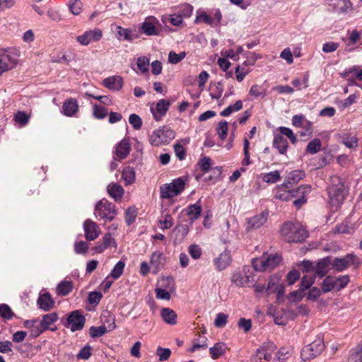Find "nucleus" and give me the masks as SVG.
<instances>
[{
    "label": "nucleus",
    "instance_id": "1",
    "mask_svg": "<svg viewBox=\"0 0 362 362\" xmlns=\"http://www.w3.org/2000/svg\"><path fill=\"white\" fill-rule=\"evenodd\" d=\"M57 318H33L25 320L24 326L29 329L33 337H37L47 329L54 331L57 326L54 322Z\"/></svg>",
    "mask_w": 362,
    "mask_h": 362
},
{
    "label": "nucleus",
    "instance_id": "2",
    "mask_svg": "<svg viewBox=\"0 0 362 362\" xmlns=\"http://www.w3.org/2000/svg\"><path fill=\"white\" fill-rule=\"evenodd\" d=\"M281 233L284 239L289 243H298L304 240L307 231L298 225L292 223H285L281 228Z\"/></svg>",
    "mask_w": 362,
    "mask_h": 362
},
{
    "label": "nucleus",
    "instance_id": "3",
    "mask_svg": "<svg viewBox=\"0 0 362 362\" xmlns=\"http://www.w3.org/2000/svg\"><path fill=\"white\" fill-rule=\"evenodd\" d=\"M282 260L281 255L278 254H264L260 258L253 260L254 269L259 272L272 270L278 266Z\"/></svg>",
    "mask_w": 362,
    "mask_h": 362
},
{
    "label": "nucleus",
    "instance_id": "4",
    "mask_svg": "<svg viewBox=\"0 0 362 362\" xmlns=\"http://www.w3.org/2000/svg\"><path fill=\"white\" fill-rule=\"evenodd\" d=\"M362 263L361 259L354 253H349L343 257L332 259V269L337 272L346 270L350 266L358 267Z\"/></svg>",
    "mask_w": 362,
    "mask_h": 362
},
{
    "label": "nucleus",
    "instance_id": "5",
    "mask_svg": "<svg viewBox=\"0 0 362 362\" xmlns=\"http://www.w3.org/2000/svg\"><path fill=\"white\" fill-rule=\"evenodd\" d=\"M185 181L179 177L170 183L162 185L160 187V196L162 199H170L180 194L185 189Z\"/></svg>",
    "mask_w": 362,
    "mask_h": 362
},
{
    "label": "nucleus",
    "instance_id": "6",
    "mask_svg": "<svg viewBox=\"0 0 362 362\" xmlns=\"http://www.w3.org/2000/svg\"><path fill=\"white\" fill-rule=\"evenodd\" d=\"M325 349L323 338L317 336L310 344L304 346L301 351V357L303 361L310 360L319 356Z\"/></svg>",
    "mask_w": 362,
    "mask_h": 362
},
{
    "label": "nucleus",
    "instance_id": "7",
    "mask_svg": "<svg viewBox=\"0 0 362 362\" xmlns=\"http://www.w3.org/2000/svg\"><path fill=\"white\" fill-rule=\"evenodd\" d=\"M117 214L115 206L107 201V199H102L99 201L95 207V215L100 218L111 221L115 218Z\"/></svg>",
    "mask_w": 362,
    "mask_h": 362
},
{
    "label": "nucleus",
    "instance_id": "8",
    "mask_svg": "<svg viewBox=\"0 0 362 362\" xmlns=\"http://www.w3.org/2000/svg\"><path fill=\"white\" fill-rule=\"evenodd\" d=\"M230 281L235 286L244 287L255 281V275L250 271L249 267H244L241 270L235 271L230 278Z\"/></svg>",
    "mask_w": 362,
    "mask_h": 362
},
{
    "label": "nucleus",
    "instance_id": "9",
    "mask_svg": "<svg viewBox=\"0 0 362 362\" xmlns=\"http://www.w3.org/2000/svg\"><path fill=\"white\" fill-rule=\"evenodd\" d=\"M336 181L337 183H333L329 187L328 194L330 204L333 206L337 207L343 202L346 192L344 183L337 177Z\"/></svg>",
    "mask_w": 362,
    "mask_h": 362
},
{
    "label": "nucleus",
    "instance_id": "10",
    "mask_svg": "<svg viewBox=\"0 0 362 362\" xmlns=\"http://www.w3.org/2000/svg\"><path fill=\"white\" fill-rule=\"evenodd\" d=\"M175 138V132L168 127H163L153 132L151 135V143L154 146L168 144Z\"/></svg>",
    "mask_w": 362,
    "mask_h": 362
},
{
    "label": "nucleus",
    "instance_id": "11",
    "mask_svg": "<svg viewBox=\"0 0 362 362\" xmlns=\"http://www.w3.org/2000/svg\"><path fill=\"white\" fill-rule=\"evenodd\" d=\"M281 276L279 274L272 275L268 281L266 292L267 295L276 293V298L280 300L284 296V286L281 284Z\"/></svg>",
    "mask_w": 362,
    "mask_h": 362
},
{
    "label": "nucleus",
    "instance_id": "12",
    "mask_svg": "<svg viewBox=\"0 0 362 362\" xmlns=\"http://www.w3.org/2000/svg\"><path fill=\"white\" fill-rule=\"evenodd\" d=\"M116 327L115 318H105L99 327L92 326L89 329V334L91 337H99L107 332L113 330Z\"/></svg>",
    "mask_w": 362,
    "mask_h": 362
},
{
    "label": "nucleus",
    "instance_id": "13",
    "mask_svg": "<svg viewBox=\"0 0 362 362\" xmlns=\"http://www.w3.org/2000/svg\"><path fill=\"white\" fill-rule=\"evenodd\" d=\"M103 36L101 30L95 28L83 33L82 35L76 37V41L81 45L87 46L92 42L99 41Z\"/></svg>",
    "mask_w": 362,
    "mask_h": 362
},
{
    "label": "nucleus",
    "instance_id": "14",
    "mask_svg": "<svg viewBox=\"0 0 362 362\" xmlns=\"http://www.w3.org/2000/svg\"><path fill=\"white\" fill-rule=\"evenodd\" d=\"M83 229L85 238L88 241L95 240L100 234V229L98 225L90 219H87L84 221Z\"/></svg>",
    "mask_w": 362,
    "mask_h": 362
},
{
    "label": "nucleus",
    "instance_id": "15",
    "mask_svg": "<svg viewBox=\"0 0 362 362\" xmlns=\"http://www.w3.org/2000/svg\"><path fill=\"white\" fill-rule=\"evenodd\" d=\"M276 348V346L273 342L267 341L257 349V356L260 360L263 358L265 361H270Z\"/></svg>",
    "mask_w": 362,
    "mask_h": 362
},
{
    "label": "nucleus",
    "instance_id": "16",
    "mask_svg": "<svg viewBox=\"0 0 362 362\" xmlns=\"http://www.w3.org/2000/svg\"><path fill=\"white\" fill-rule=\"evenodd\" d=\"M305 174L302 170H293L290 172L286 177V181L279 186L280 189H286L296 185L300 180L305 177Z\"/></svg>",
    "mask_w": 362,
    "mask_h": 362
},
{
    "label": "nucleus",
    "instance_id": "17",
    "mask_svg": "<svg viewBox=\"0 0 362 362\" xmlns=\"http://www.w3.org/2000/svg\"><path fill=\"white\" fill-rule=\"evenodd\" d=\"M268 212L263 211L247 219L246 230L247 231L257 229L262 226L267 221Z\"/></svg>",
    "mask_w": 362,
    "mask_h": 362
},
{
    "label": "nucleus",
    "instance_id": "18",
    "mask_svg": "<svg viewBox=\"0 0 362 362\" xmlns=\"http://www.w3.org/2000/svg\"><path fill=\"white\" fill-rule=\"evenodd\" d=\"M332 267V257H326L319 259L315 264V274L320 278L325 276Z\"/></svg>",
    "mask_w": 362,
    "mask_h": 362
},
{
    "label": "nucleus",
    "instance_id": "19",
    "mask_svg": "<svg viewBox=\"0 0 362 362\" xmlns=\"http://www.w3.org/2000/svg\"><path fill=\"white\" fill-rule=\"evenodd\" d=\"M165 263V257L163 252L156 251L152 253L150 259L151 267L153 269V273L156 274L162 269Z\"/></svg>",
    "mask_w": 362,
    "mask_h": 362
},
{
    "label": "nucleus",
    "instance_id": "20",
    "mask_svg": "<svg viewBox=\"0 0 362 362\" xmlns=\"http://www.w3.org/2000/svg\"><path fill=\"white\" fill-rule=\"evenodd\" d=\"M170 105V103L168 100L162 99L156 103V109L151 108L153 117L156 121L160 120L162 117L166 114Z\"/></svg>",
    "mask_w": 362,
    "mask_h": 362
},
{
    "label": "nucleus",
    "instance_id": "21",
    "mask_svg": "<svg viewBox=\"0 0 362 362\" xmlns=\"http://www.w3.org/2000/svg\"><path fill=\"white\" fill-rule=\"evenodd\" d=\"M231 262L230 252L225 250L221 252L218 257L214 259V263L218 271L226 269Z\"/></svg>",
    "mask_w": 362,
    "mask_h": 362
},
{
    "label": "nucleus",
    "instance_id": "22",
    "mask_svg": "<svg viewBox=\"0 0 362 362\" xmlns=\"http://www.w3.org/2000/svg\"><path fill=\"white\" fill-rule=\"evenodd\" d=\"M78 110L77 100L74 98L65 100L62 106V112L67 117L74 116Z\"/></svg>",
    "mask_w": 362,
    "mask_h": 362
},
{
    "label": "nucleus",
    "instance_id": "23",
    "mask_svg": "<svg viewBox=\"0 0 362 362\" xmlns=\"http://www.w3.org/2000/svg\"><path fill=\"white\" fill-rule=\"evenodd\" d=\"M103 85L112 90H119L123 86V80L119 76H113L105 78Z\"/></svg>",
    "mask_w": 362,
    "mask_h": 362
},
{
    "label": "nucleus",
    "instance_id": "24",
    "mask_svg": "<svg viewBox=\"0 0 362 362\" xmlns=\"http://www.w3.org/2000/svg\"><path fill=\"white\" fill-rule=\"evenodd\" d=\"M107 191L109 195L116 202L121 200L124 193V190L122 187L120 185L114 182L107 185Z\"/></svg>",
    "mask_w": 362,
    "mask_h": 362
},
{
    "label": "nucleus",
    "instance_id": "25",
    "mask_svg": "<svg viewBox=\"0 0 362 362\" xmlns=\"http://www.w3.org/2000/svg\"><path fill=\"white\" fill-rule=\"evenodd\" d=\"M130 144L128 139L122 140L115 148V153L119 159L125 158L130 151Z\"/></svg>",
    "mask_w": 362,
    "mask_h": 362
},
{
    "label": "nucleus",
    "instance_id": "26",
    "mask_svg": "<svg viewBox=\"0 0 362 362\" xmlns=\"http://www.w3.org/2000/svg\"><path fill=\"white\" fill-rule=\"evenodd\" d=\"M273 146L278 149L281 154H285L288 147V141L284 139L282 135L276 134L273 140Z\"/></svg>",
    "mask_w": 362,
    "mask_h": 362
},
{
    "label": "nucleus",
    "instance_id": "27",
    "mask_svg": "<svg viewBox=\"0 0 362 362\" xmlns=\"http://www.w3.org/2000/svg\"><path fill=\"white\" fill-rule=\"evenodd\" d=\"M37 304L41 309L45 311L49 310L53 305L54 300H52L51 295L49 293L40 295L37 299Z\"/></svg>",
    "mask_w": 362,
    "mask_h": 362
},
{
    "label": "nucleus",
    "instance_id": "28",
    "mask_svg": "<svg viewBox=\"0 0 362 362\" xmlns=\"http://www.w3.org/2000/svg\"><path fill=\"white\" fill-rule=\"evenodd\" d=\"M199 200L196 204L189 205L186 209V214L189 217L192 223L197 220L201 215L202 206L199 205Z\"/></svg>",
    "mask_w": 362,
    "mask_h": 362
},
{
    "label": "nucleus",
    "instance_id": "29",
    "mask_svg": "<svg viewBox=\"0 0 362 362\" xmlns=\"http://www.w3.org/2000/svg\"><path fill=\"white\" fill-rule=\"evenodd\" d=\"M16 64V59L9 55H4L0 59V75L4 72L13 69Z\"/></svg>",
    "mask_w": 362,
    "mask_h": 362
},
{
    "label": "nucleus",
    "instance_id": "30",
    "mask_svg": "<svg viewBox=\"0 0 362 362\" xmlns=\"http://www.w3.org/2000/svg\"><path fill=\"white\" fill-rule=\"evenodd\" d=\"M201 21L211 27H214L215 20H214V18L204 11L198 9L197 11L194 23H198Z\"/></svg>",
    "mask_w": 362,
    "mask_h": 362
},
{
    "label": "nucleus",
    "instance_id": "31",
    "mask_svg": "<svg viewBox=\"0 0 362 362\" xmlns=\"http://www.w3.org/2000/svg\"><path fill=\"white\" fill-rule=\"evenodd\" d=\"M227 349L228 348L225 343L218 342L209 349V353L213 359H217L223 356Z\"/></svg>",
    "mask_w": 362,
    "mask_h": 362
},
{
    "label": "nucleus",
    "instance_id": "32",
    "mask_svg": "<svg viewBox=\"0 0 362 362\" xmlns=\"http://www.w3.org/2000/svg\"><path fill=\"white\" fill-rule=\"evenodd\" d=\"M73 290V283L71 281H62L57 286V292L59 295L65 296Z\"/></svg>",
    "mask_w": 362,
    "mask_h": 362
},
{
    "label": "nucleus",
    "instance_id": "33",
    "mask_svg": "<svg viewBox=\"0 0 362 362\" xmlns=\"http://www.w3.org/2000/svg\"><path fill=\"white\" fill-rule=\"evenodd\" d=\"M135 170L130 166H127L122 171V178L126 185H131L135 181Z\"/></svg>",
    "mask_w": 362,
    "mask_h": 362
},
{
    "label": "nucleus",
    "instance_id": "34",
    "mask_svg": "<svg viewBox=\"0 0 362 362\" xmlns=\"http://www.w3.org/2000/svg\"><path fill=\"white\" fill-rule=\"evenodd\" d=\"M66 326L72 332L81 329L85 324V318H66Z\"/></svg>",
    "mask_w": 362,
    "mask_h": 362
},
{
    "label": "nucleus",
    "instance_id": "35",
    "mask_svg": "<svg viewBox=\"0 0 362 362\" xmlns=\"http://www.w3.org/2000/svg\"><path fill=\"white\" fill-rule=\"evenodd\" d=\"M322 290L324 293L329 292L332 290H337L335 277L330 276H327L322 284Z\"/></svg>",
    "mask_w": 362,
    "mask_h": 362
},
{
    "label": "nucleus",
    "instance_id": "36",
    "mask_svg": "<svg viewBox=\"0 0 362 362\" xmlns=\"http://www.w3.org/2000/svg\"><path fill=\"white\" fill-rule=\"evenodd\" d=\"M348 34H349L348 39H346L345 37L341 38L348 47L356 45L361 39V34L356 30H353L351 31L349 30Z\"/></svg>",
    "mask_w": 362,
    "mask_h": 362
},
{
    "label": "nucleus",
    "instance_id": "37",
    "mask_svg": "<svg viewBox=\"0 0 362 362\" xmlns=\"http://www.w3.org/2000/svg\"><path fill=\"white\" fill-rule=\"evenodd\" d=\"M348 360L349 362H362V344L351 350Z\"/></svg>",
    "mask_w": 362,
    "mask_h": 362
},
{
    "label": "nucleus",
    "instance_id": "38",
    "mask_svg": "<svg viewBox=\"0 0 362 362\" xmlns=\"http://www.w3.org/2000/svg\"><path fill=\"white\" fill-rule=\"evenodd\" d=\"M141 30L146 35H158L155 25L150 21H144L141 24Z\"/></svg>",
    "mask_w": 362,
    "mask_h": 362
},
{
    "label": "nucleus",
    "instance_id": "39",
    "mask_svg": "<svg viewBox=\"0 0 362 362\" xmlns=\"http://www.w3.org/2000/svg\"><path fill=\"white\" fill-rule=\"evenodd\" d=\"M228 122L225 120H222L218 122L217 127H216V132L218 135V137L222 140H225L227 135H228Z\"/></svg>",
    "mask_w": 362,
    "mask_h": 362
},
{
    "label": "nucleus",
    "instance_id": "40",
    "mask_svg": "<svg viewBox=\"0 0 362 362\" xmlns=\"http://www.w3.org/2000/svg\"><path fill=\"white\" fill-rule=\"evenodd\" d=\"M338 10L340 13H346L353 10V5L350 0H338Z\"/></svg>",
    "mask_w": 362,
    "mask_h": 362
},
{
    "label": "nucleus",
    "instance_id": "41",
    "mask_svg": "<svg viewBox=\"0 0 362 362\" xmlns=\"http://www.w3.org/2000/svg\"><path fill=\"white\" fill-rule=\"evenodd\" d=\"M125 267V263L123 261H119L112 269L110 276L114 279H119L122 274H123L124 269Z\"/></svg>",
    "mask_w": 362,
    "mask_h": 362
},
{
    "label": "nucleus",
    "instance_id": "42",
    "mask_svg": "<svg viewBox=\"0 0 362 362\" xmlns=\"http://www.w3.org/2000/svg\"><path fill=\"white\" fill-rule=\"evenodd\" d=\"M108 114L107 108L98 105H93V115L95 118L102 119Z\"/></svg>",
    "mask_w": 362,
    "mask_h": 362
},
{
    "label": "nucleus",
    "instance_id": "43",
    "mask_svg": "<svg viewBox=\"0 0 362 362\" xmlns=\"http://www.w3.org/2000/svg\"><path fill=\"white\" fill-rule=\"evenodd\" d=\"M281 176L278 170H274L263 175L262 180L267 183H276L280 180Z\"/></svg>",
    "mask_w": 362,
    "mask_h": 362
},
{
    "label": "nucleus",
    "instance_id": "44",
    "mask_svg": "<svg viewBox=\"0 0 362 362\" xmlns=\"http://www.w3.org/2000/svg\"><path fill=\"white\" fill-rule=\"evenodd\" d=\"M316 275L312 274L310 275H305L301 279L300 288L305 291L310 288L315 281Z\"/></svg>",
    "mask_w": 362,
    "mask_h": 362
},
{
    "label": "nucleus",
    "instance_id": "45",
    "mask_svg": "<svg viewBox=\"0 0 362 362\" xmlns=\"http://www.w3.org/2000/svg\"><path fill=\"white\" fill-rule=\"evenodd\" d=\"M321 148V141L319 139H314L310 141L306 147V151L311 153L315 154L317 153Z\"/></svg>",
    "mask_w": 362,
    "mask_h": 362
},
{
    "label": "nucleus",
    "instance_id": "46",
    "mask_svg": "<svg viewBox=\"0 0 362 362\" xmlns=\"http://www.w3.org/2000/svg\"><path fill=\"white\" fill-rule=\"evenodd\" d=\"M185 56L186 53L185 52L177 54L174 51H170L168 54V62L171 64H176L181 62Z\"/></svg>",
    "mask_w": 362,
    "mask_h": 362
},
{
    "label": "nucleus",
    "instance_id": "47",
    "mask_svg": "<svg viewBox=\"0 0 362 362\" xmlns=\"http://www.w3.org/2000/svg\"><path fill=\"white\" fill-rule=\"evenodd\" d=\"M88 249V244L85 241L76 242L74 244V251L76 254L86 255Z\"/></svg>",
    "mask_w": 362,
    "mask_h": 362
},
{
    "label": "nucleus",
    "instance_id": "48",
    "mask_svg": "<svg viewBox=\"0 0 362 362\" xmlns=\"http://www.w3.org/2000/svg\"><path fill=\"white\" fill-rule=\"evenodd\" d=\"M129 122L134 129H140L142 126L141 118L136 114H132L129 117Z\"/></svg>",
    "mask_w": 362,
    "mask_h": 362
},
{
    "label": "nucleus",
    "instance_id": "49",
    "mask_svg": "<svg viewBox=\"0 0 362 362\" xmlns=\"http://www.w3.org/2000/svg\"><path fill=\"white\" fill-rule=\"evenodd\" d=\"M342 144L349 148H355L358 146V139L354 136H346L342 139Z\"/></svg>",
    "mask_w": 362,
    "mask_h": 362
},
{
    "label": "nucleus",
    "instance_id": "50",
    "mask_svg": "<svg viewBox=\"0 0 362 362\" xmlns=\"http://www.w3.org/2000/svg\"><path fill=\"white\" fill-rule=\"evenodd\" d=\"M156 355L158 356L159 361H164L170 358L171 351L168 348H162L159 346L156 349Z\"/></svg>",
    "mask_w": 362,
    "mask_h": 362
},
{
    "label": "nucleus",
    "instance_id": "51",
    "mask_svg": "<svg viewBox=\"0 0 362 362\" xmlns=\"http://www.w3.org/2000/svg\"><path fill=\"white\" fill-rule=\"evenodd\" d=\"M247 59L244 62L243 65L253 66L256 61L261 58V55L255 52H247L245 54Z\"/></svg>",
    "mask_w": 362,
    "mask_h": 362
},
{
    "label": "nucleus",
    "instance_id": "52",
    "mask_svg": "<svg viewBox=\"0 0 362 362\" xmlns=\"http://www.w3.org/2000/svg\"><path fill=\"white\" fill-rule=\"evenodd\" d=\"M188 251L190 256L194 259H199L202 253L201 247L196 244L189 245Z\"/></svg>",
    "mask_w": 362,
    "mask_h": 362
},
{
    "label": "nucleus",
    "instance_id": "53",
    "mask_svg": "<svg viewBox=\"0 0 362 362\" xmlns=\"http://www.w3.org/2000/svg\"><path fill=\"white\" fill-rule=\"evenodd\" d=\"M137 66L142 73L148 71L149 59L146 57H140L137 59Z\"/></svg>",
    "mask_w": 362,
    "mask_h": 362
},
{
    "label": "nucleus",
    "instance_id": "54",
    "mask_svg": "<svg viewBox=\"0 0 362 362\" xmlns=\"http://www.w3.org/2000/svg\"><path fill=\"white\" fill-rule=\"evenodd\" d=\"M15 121L21 126L25 125L29 121V115L25 112L18 111L14 117Z\"/></svg>",
    "mask_w": 362,
    "mask_h": 362
},
{
    "label": "nucleus",
    "instance_id": "55",
    "mask_svg": "<svg viewBox=\"0 0 362 362\" xmlns=\"http://www.w3.org/2000/svg\"><path fill=\"white\" fill-rule=\"evenodd\" d=\"M82 3L79 0H71L69 4L71 12L74 15H78L81 11Z\"/></svg>",
    "mask_w": 362,
    "mask_h": 362
},
{
    "label": "nucleus",
    "instance_id": "56",
    "mask_svg": "<svg viewBox=\"0 0 362 362\" xmlns=\"http://www.w3.org/2000/svg\"><path fill=\"white\" fill-rule=\"evenodd\" d=\"M278 130L281 134L286 136L292 144L296 142V137L291 129L286 127H280L278 128Z\"/></svg>",
    "mask_w": 362,
    "mask_h": 362
},
{
    "label": "nucleus",
    "instance_id": "57",
    "mask_svg": "<svg viewBox=\"0 0 362 362\" xmlns=\"http://www.w3.org/2000/svg\"><path fill=\"white\" fill-rule=\"evenodd\" d=\"M289 356V351L286 348L282 347L277 351L276 359L278 362H284Z\"/></svg>",
    "mask_w": 362,
    "mask_h": 362
},
{
    "label": "nucleus",
    "instance_id": "58",
    "mask_svg": "<svg viewBox=\"0 0 362 362\" xmlns=\"http://www.w3.org/2000/svg\"><path fill=\"white\" fill-rule=\"evenodd\" d=\"M198 165L204 173H207L211 169V159L204 156L199 161Z\"/></svg>",
    "mask_w": 362,
    "mask_h": 362
},
{
    "label": "nucleus",
    "instance_id": "59",
    "mask_svg": "<svg viewBox=\"0 0 362 362\" xmlns=\"http://www.w3.org/2000/svg\"><path fill=\"white\" fill-rule=\"evenodd\" d=\"M136 210L134 208H129L125 211V219L127 225H131L136 218Z\"/></svg>",
    "mask_w": 362,
    "mask_h": 362
},
{
    "label": "nucleus",
    "instance_id": "60",
    "mask_svg": "<svg viewBox=\"0 0 362 362\" xmlns=\"http://www.w3.org/2000/svg\"><path fill=\"white\" fill-rule=\"evenodd\" d=\"M250 94L254 97L264 96V90L259 85H252L250 90Z\"/></svg>",
    "mask_w": 362,
    "mask_h": 362
},
{
    "label": "nucleus",
    "instance_id": "61",
    "mask_svg": "<svg viewBox=\"0 0 362 362\" xmlns=\"http://www.w3.org/2000/svg\"><path fill=\"white\" fill-rule=\"evenodd\" d=\"M91 356V347L88 345L83 347L79 353L77 354V358L79 359L86 360Z\"/></svg>",
    "mask_w": 362,
    "mask_h": 362
},
{
    "label": "nucleus",
    "instance_id": "62",
    "mask_svg": "<svg viewBox=\"0 0 362 362\" xmlns=\"http://www.w3.org/2000/svg\"><path fill=\"white\" fill-rule=\"evenodd\" d=\"M339 46V44L334 42H328L323 45L322 51L325 53H331L336 51Z\"/></svg>",
    "mask_w": 362,
    "mask_h": 362
},
{
    "label": "nucleus",
    "instance_id": "63",
    "mask_svg": "<svg viewBox=\"0 0 362 362\" xmlns=\"http://www.w3.org/2000/svg\"><path fill=\"white\" fill-rule=\"evenodd\" d=\"M303 272L315 274V264L310 260H303L301 262Z\"/></svg>",
    "mask_w": 362,
    "mask_h": 362
},
{
    "label": "nucleus",
    "instance_id": "64",
    "mask_svg": "<svg viewBox=\"0 0 362 362\" xmlns=\"http://www.w3.org/2000/svg\"><path fill=\"white\" fill-rule=\"evenodd\" d=\"M335 280L337 286V291L344 288L349 282V276L348 275H344L339 277H335Z\"/></svg>",
    "mask_w": 362,
    "mask_h": 362
}]
</instances>
